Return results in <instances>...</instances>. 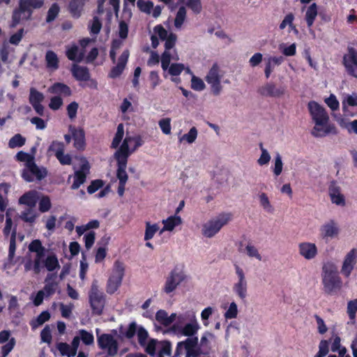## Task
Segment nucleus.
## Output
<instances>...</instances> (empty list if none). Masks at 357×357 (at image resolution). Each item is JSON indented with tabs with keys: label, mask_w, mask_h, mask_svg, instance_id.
<instances>
[{
	"label": "nucleus",
	"mask_w": 357,
	"mask_h": 357,
	"mask_svg": "<svg viewBox=\"0 0 357 357\" xmlns=\"http://www.w3.org/2000/svg\"><path fill=\"white\" fill-rule=\"evenodd\" d=\"M238 314V306L235 302H231L227 310V311L225 312V317L226 319H235L237 317V315Z\"/></svg>",
	"instance_id": "6e6d98bb"
},
{
	"label": "nucleus",
	"mask_w": 357,
	"mask_h": 357,
	"mask_svg": "<svg viewBox=\"0 0 357 357\" xmlns=\"http://www.w3.org/2000/svg\"><path fill=\"white\" fill-rule=\"evenodd\" d=\"M137 6L140 11L150 14L153 8V3L151 1L137 0Z\"/></svg>",
	"instance_id": "8fccbe9b"
},
{
	"label": "nucleus",
	"mask_w": 357,
	"mask_h": 357,
	"mask_svg": "<svg viewBox=\"0 0 357 357\" xmlns=\"http://www.w3.org/2000/svg\"><path fill=\"white\" fill-rule=\"evenodd\" d=\"M321 277L326 294H336L342 288V280L338 275L337 267L333 264L327 263L323 266Z\"/></svg>",
	"instance_id": "7ed1b4c3"
},
{
	"label": "nucleus",
	"mask_w": 357,
	"mask_h": 357,
	"mask_svg": "<svg viewBox=\"0 0 357 357\" xmlns=\"http://www.w3.org/2000/svg\"><path fill=\"white\" fill-rule=\"evenodd\" d=\"M102 29V22L97 16L93 17L91 24L89 25V29L91 35H97Z\"/></svg>",
	"instance_id": "3c124183"
},
{
	"label": "nucleus",
	"mask_w": 357,
	"mask_h": 357,
	"mask_svg": "<svg viewBox=\"0 0 357 357\" xmlns=\"http://www.w3.org/2000/svg\"><path fill=\"white\" fill-rule=\"evenodd\" d=\"M155 319L164 326H169L172 324V320L169 319L168 314L164 310H159L156 312Z\"/></svg>",
	"instance_id": "c03bdc74"
},
{
	"label": "nucleus",
	"mask_w": 357,
	"mask_h": 357,
	"mask_svg": "<svg viewBox=\"0 0 357 357\" xmlns=\"http://www.w3.org/2000/svg\"><path fill=\"white\" fill-rule=\"evenodd\" d=\"M38 209L41 213H45L50 210L52 207L51 200L49 196L43 195L38 199Z\"/></svg>",
	"instance_id": "79ce46f5"
},
{
	"label": "nucleus",
	"mask_w": 357,
	"mask_h": 357,
	"mask_svg": "<svg viewBox=\"0 0 357 357\" xmlns=\"http://www.w3.org/2000/svg\"><path fill=\"white\" fill-rule=\"evenodd\" d=\"M294 20V15L290 13L287 14L280 24L279 28L280 30H283L288 26L290 29H294V24L293 23Z\"/></svg>",
	"instance_id": "4d7b16f0"
},
{
	"label": "nucleus",
	"mask_w": 357,
	"mask_h": 357,
	"mask_svg": "<svg viewBox=\"0 0 357 357\" xmlns=\"http://www.w3.org/2000/svg\"><path fill=\"white\" fill-rule=\"evenodd\" d=\"M86 0H70L68 4V11L75 19L81 17L85 6Z\"/></svg>",
	"instance_id": "cd10ccee"
},
{
	"label": "nucleus",
	"mask_w": 357,
	"mask_h": 357,
	"mask_svg": "<svg viewBox=\"0 0 357 357\" xmlns=\"http://www.w3.org/2000/svg\"><path fill=\"white\" fill-rule=\"evenodd\" d=\"M206 81L211 84L215 94H218L220 91V81L219 75V68L217 63H214L206 76Z\"/></svg>",
	"instance_id": "f3484780"
},
{
	"label": "nucleus",
	"mask_w": 357,
	"mask_h": 357,
	"mask_svg": "<svg viewBox=\"0 0 357 357\" xmlns=\"http://www.w3.org/2000/svg\"><path fill=\"white\" fill-rule=\"evenodd\" d=\"M342 64L347 74L357 78V50L354 47H347V52L342 58Z\"/></svg>",
	"instance_id": "9d476101"
},
{
	"label": "nucleus",
	"mask_w": 357,
	"mask_h": 357,
	"mask_svg": "<svg viewBox=\"0 0 357 357\" xmlns=\"http://www.w3.org/2000/svg\"><path fill=\"white\" fill-rule=\"evenodd\" d=\"M197 137V130L195 127L190 129L189 132L182 136L181 141L185 140L189 144L193 143Z\"/></svg>",
	"instance_id": "bf43d9fd"
},
{
	"label": "nucleus",
	"mask_w": 357,
	"mask_h": 357,
	"mask_svg": "<svg viewBox=\"0 0 357 357\" xmlns=\"http://www.w3.org/2000/svg\"><path fill=\"white\" fill-rule=\"evenodd\" d=\"M16 160L20 162H24V166L26 167L29 162L34 160V157L26 152L22 151H19L15 155Z\"/></svg>",
	"instance_id": "13d9d810"
},
{
	"label": "nucleus",
	"mask_w": 357,
	"mask_h": 357,
	"mask_svg": "<svg viewBox=\"0 0 357 357\" xmlns=\"http://www.w3.org/2000/svg\"><path fill=\"white\" fill-rule=\"evenodd\" d=\"M259 148L261 151V154L259 158L257 160V162L261 166L267 165L271 160V155L268 151L264 148L262 143L259 144Z\"/></svg>",
	"instance_id": "864d4df0"
},
{
	"label": "nucleus",
	"mask_w": 357,
	"mask_h": 357,
	"mask_svg": "<svg viewBox=\"0 0 357 357\" xmlns=\"http://www.w3.org/2000/svg\"><path fill=\"white\" fill-rule=\"evenodd\" d=\"M38 216V215L34 211L33 209L26 208L21 213L20 218L24 222L32 224L35 222Z\"/></svg>",
	"instance_id": "c9c22d12"
},
{
	"label": "nucleus",
	"mask_w": 357,
	"mask_h": 357,
	"mask_svg": "<svg viewBox=\"0 0 357 357\" xmlns=\"http://www.w3.org/2000/svg\"><path fill=\"white\" fill-rule=\"evenodd\" d=\"M162 132L165 135L171 133V120L169 118L162 119L158 122Z\"/></svg>",
	"instance_id": "69168bd1"
},
{
	"label": "nucleus",
	"mask_w": 357,
	"mask_h": 357,
	"mask_svg": "<svg viewBox=\"0 0 357 357\" xmlns=\"http://www.w3.org/2000/svg\"><path fill=\"white\" fill-rule=\"evenodd\" d=\"M299 254L306 259H314L317 254V248L314 243L304 242L298 245Z\"/></svg>",
	"instance_id": "393cba45"
},
{
	"label": "nucleus",
	"mask_w": 357,
	"mask_h": 357,
	"mask_svg": "<svg viewBox=\"0 0 357 357\" xmlns=\"http://www.w3.org/2000/svg\"><path fill=\"white\" fill-rule=\"evenodd\" d=\"M198 329L199 326L196 321L188 323L184 326H181L175 324L171 328V330L174 333L181 334L188 337H194Z\"/></svg>",
	"instance_id": "412c9836"
},
{
	"label": "nucleus",
	"mask_w": 357,
	"mask_h": 357,
	"mask_svg": "<svg viewBox=\"0 0 357 357\" xmlns=\"http://www.w3.org/2000/svg\"><path fill=\"white\" fill-rule=\"evenodd\" d=\"M124 266L122 262L117 260L114 262L112 274L107 283L106 291L109 294H114L121 284L124 276Z\"/></svg>",
	"instance_id": "6e6552de"
},
{
	"label": "nucleus",
	"mask_w": 357,
	"mask_h": 357,
	"mask_svg": "<svg viewBox=\"0 0 357 357\" xmlns=\"http://www.w3.org/2000/svg\"><path fill=\"white\" fill-rule=\"evenodd\" d=\"M357 312V299H354L348 302L347 304V313L351 319L354 320L356 318V313Z\"/></svg>",
	"instance_id": "338daca9"
},
{
	"label": "nucleus",
	"mask_w": 357,
	"mask_h": 357,
	"mask_svg": "<svg viewBox=\"0 0 357 357\" xmlns=\"http://www.w3.org/2000/svg\"><path fill=\"white\" fill-rule=\"evenodd\" d=\"M59 12L60 7L59 4L57 3H52L47 11L46 22L50 23L54 21L58 16Z\"/></svg>",
	"instance_id": "49530a36"
},
{
	"label": "nucleus",
	"mask_w": 357,
	"mask_h": 357,
	"mask_svg": "<svg viewBox=\"0 0 357 357\" xmlns=\"http://www.w3.org/2000/svg\"><path fill=\"white\" fill-rule=\"evenodd\" d=\"M340 227L336 221L329 220L325 222L319 228V236L325 242L335 238L339 236Z\"/></svg>",
	"instance_id": "f8f14e48"
},
{
	"label": "nucleus",
	"mask_w": 357,
	"mask_h": 357,
	"mask_svg": "<svg viewBox=\"0 0 357 357\" xmlns=\"http://www.w3.org/2000/svg\"><path fill=\"white\" fill-rule=\"evenodd\" d=\"M159 342L156 339H151L146 343L145 351L152 357H157L156 349H158Z\"/></svg>",
	"instance_id": "a18cd8bd"
},
{
	"label": "nucleus",
	"mask_w": 357,
	"mask_h": 357,
	"mask_svg": "<svg viewBox=\"0 0 357 357\" xmlns=\"http://www.w3.org/2000/svg\"><path fill=\"white\" fill-rule=\"evenodd\" d=\"M43 265L50 272L60 268L57 257L55 254L49 255L43 261Z\"/></svg>",
	"instance_id": "473e14b6"
},
{
	"label": "nucleus",
	"mask_w": 357,
	"mask_h": 357,
	"mask_svg": "<svg viewBox=\"0 0 357 357\" xmlns=\"http://www.w3.org/2000/svg\"><path fill=\"white\" fill-rule=\"evenodd\" d=\"M46 67L52 70H57L59 61L57 54L52 50H47L45 54Z\"/></svg>",
	"instance_id": "7c9ffc66"
},
{
	"label": "nucleus",
	"mask_w": 357,
	"mask_h": 357,
	"mask_svg": "<svg viewBox=\"0 0 357 357\" xmlns=\"http://www.w3.org/2000/svg\"><path fill=\"white\" fill-rule=\"evenodd\" d=\"M69 130L74 141V148L79 151H84L86 148L85 132L84 129L75 128L70 126Z\"/></svg>",
	"instance_id": "6ab92c4d"
},
{
	"label": "nucleus",
	"mask_w": 357,
	"mask_h": 357,
	"mask_svg": "<svg viewBox=\"0 0 357 357\" xmlns=\"http://www.w3.org/2000/svg\"><path fill=\"white\" fill-rule=\"evenodd\" d=\"M183 280L184 275L181 272H178L176 270L172 271L166 280L164 291L167 294L172 292Z\"/></svg>",
	"instance_id": "dca6fc26"
},
{
	"label": "nucleus",
	"mask_w": 357,
	"mask_h": 357,
	"mask_svg": "<svg viewBox=\"0 0 357 357\" xmlns=\"http://www.w3.org/2000/svg\"><path fill=\"white\" fill-rule=\"evenodd\" d=\"M47 175L46 168L39 167L35 162V160L29 162L22 170V177L27 182H32L35 179L41 181Z\"/></svg>",
	"instance_id": "1a4fd4ad"
},
{
	"label": "nucleus",
	"mask_w": 357,
	"mask_h": 357,
	"mask_svg": "<svg viewBox=\"0 0 357 357\" xmlns=\"http://www.w3.org/2000/svg\"><path fill=\"white\" fill-rule=\"evenodd\" d=\"M143 144L144 141L140 135L126 136L117 151L123 150V153L128 154V158H129Z\"/></svg>",
	"instance_id": "4468645a"
},
{
	"label": "nucleus",
	"mask_w": 357,
	"mask_h": 357,
	"mask_svg": "<svg viewBox=\"0 0 357 357\" xmlns=\"http://www.w3.org/2000/svg\"><path fill=\"white\" fill-rule=\"evenodd\" d=\"M139 344L142 347H144L146 343V340L149 337L147 331L142 326H139L137 329V333Z\"/></svg>",
	"instance_id": "680f3d73"
},
{
	"label": "nucleus",
	"mask_w": 357,
	"mask_h": 357,
	"mask_svg": "<svg viewBox=\"0 0 357 357\" xmlns=\"http://www.w3.org/2000/svg\"><path fill=\"white\" fill-rule=\"evenodd\" d=\"M124 135V126L123 123H119L117 126V130L115 133L114 137L112 142L111 147L112 149H116L119 147L121 142Z\"/></svg>",
	"instance_id": "e433bc0d"
},
{
	"label": "nucleus",
	"mask_w": 357,
	"mask_h": 357,
	"mask_svg": "<svg viewBox=\"0 0 357 357\" xmlns=\"http://www.w3.org/2000/svg\"><path fill=\"white\" fill-rule=\"evenodd\" d=\"M44 100V95L43 93L38 91L33 87L30 89L29 101L33 105L38 103H41Z\"/></svg>",
	"instance_id": "4c0bfd02"
},
{
	"label": "nucleus",
	"mask_w": 357,
	"mask_h": 357,
	"mask_svg": "<svg viewBox=\"0 0 357 357\" xmlns=\"http://www.w3.org/2000/svg\"><path fill=\"white\" fill-rule=\"evenodd\" d=\"M43 5V0H19L18 7L12 13L10 27L17 26L22 21L31 20L33 10L39 9Z\"/></svg>",
	"instance_id": "f03ea898"
},
{
	"label": "nucleus",
	"mask_w": 357,
	"mask_h": 357,
	"mask_svg": "<svg viewBox=\"0 0 357 357\" xmlns=\"http://www.w3.org/2000/svg\"><path fill=\"white\" fill-rule=\"evenodd\" d=\"M234 266L238 280L234 284L232 289L241 300H244L248 296V282L243 270L236 264Z\"/></svg>",
	"instance_id": "ddd939ff"
},
{
	"label": "nucleus",
	"mask_w": 357,
	"mask_h": 357,
	"mask_svg": "<svg viewBox=\"0 0 357 357\" xmlns=\"http://www.w3.org/2000/svg\"><path fill=\"white\" fill-rule=\"evenodd\" d=\"M56 279V273L47 274L45 280V286L43 289L41 290L44 291L46 297L51 296L56 292L59 285L58 282L55 281Z\"/></svg>",
	"instance_id": "a878e982"
},
{
	"label": "nucleus",
	"mask_w": 357,
	"mask_h": 357,
	"mask_svg": "<svg viewBox=\"0 0 357 357\" xmlns=\"http://www.w3.org/2000/svg\"><path fill=\"white\" fill-rule=\"evenodd\" d=\"M223 227V221L218 220H211L202 225V234L206 238H211L215 236Z\"/></svg>",
	"instance_id": "aec40b11"
},
{
	"label": "nucleus",
	"mask_w": 357,
	"mask_h": 357,
	"mask_svg": "<svg viewBox=\"0 0 357 357\" xmlns=\"http://www.w3.org/2000/svg\"><path fill=\"white\" fill-rule=\"evenodd\" d=\"M105 182L101 179H96L91 182V184L87 187V192L89 194H93L99 189L102 188Z\"/></svg>",
	"instance_id": "052dcab7"
},
{
	"label": "nucleus",
	"mask_w": 357,
	"mask_h": 357,
	"mask_svg": "<svg viewBox=\"0 0 357 357\" xmlns=\"http://www.w3.org/2000/svg\"><path fill=\"white\" fill-rule=\"evenodd\" d=\"M183 351H185V357H199L202 354V351L198 337H188L183 341L178 342L174 357H180Z\"/></svg>",
	"instance_id": "20e7f679"
},
{
	"label": "nucleus",
	"mask_w": 357,
	"mask_h": 357,
	"mask_svg": "<svg viewBox=\"0 0 357 357\" xmlns=\"http://www.w3.org/2000/svg\"><path fill=\"white\" fill-rule=\"evenodd\" d=\"M114 158L117 163L116 178L120 183H126L128 180V175L126 172L128 163V154H125L123 150L116 151Z\"/></svg>",
	"instance_id": "9b49d317"
},
{
	"label": "nucleus",
	"mask_w": 357,
	"mask_h": 357,
	"mask_svg": "<svg viewBox=\"0 0 357 357\" xmlns=\"http://www.w3.org/2000/svg\"><path fill=\"white\" fill-rule=\"evenodd\" d=\"M50 313L48 311L42 312L35 320H32L30 325L32 328H36L39 326L43 325L45 322L50 319Z\"/></svg>",
	"instance_id": "58836bf2"
},
{
	"label": "nucleus",
	"mask_w": 357,
	"mask_h": 357,
	"mask_svg": "<svg viewBox=\"0 0 357 357\" xmlns=\"http://www.w3.org/2000/svg\"><path fill=\"white\" fill-rule=\"evenodd\" d=\"M26 138L20 134H15L8 142V146L10 149L22 147L25 144Z\"/></svg>",
	"instance_id": "a19ab883"
},
{
	"label": "nucleus",
	"mask_w": 357,
	"mask_h": 357,
	"mask_svg": "<svg viewBox=\"0 0 357 357\" xmlns=\"http://www.w3.org/2000/svg\"><path fill=\"white\" fill-rule=\"evenodd\" d=\"M86 180V176L85 174H83L81 172L75 171L74 173V181L70 186V188L72 190L78 189L81 186V185L85 183Z\"/></svg>",
	"instance_id": "ea45409f"
},
{
	"label": "nucleus",
	"mask_w": 357,
	"mask_h": 357,
	"mask_svg": "<svg viewBox=\"0 0 357 357\" xmlns=\"http://www.w3.org/2000/svg\"><path fill=\"white\" fill-rule=\"evenodd\" d=\"M78 337H80V340L85 345H91L94 342V337L92 333L86 331L85 329H80L78 331Z\"/></svg>",
	"instance_id": "37998d69"
},
{
	"label": "nucleus",
	"mask_w": 357,
	"mask_h": 357,
	"mask_svg": "<svg viewBox=\"0 0 357 357\" xmlns=\"http://www.w3.org/2000/svg\"><path fill=\"white\" fill-rule=\"evenodd\" d=\"M259 202L260 205L263 207L264 210L268 212H272L273 208L271 204L268 197L264 192H262L259 195Z\"/></svg>",
	"instance_id": "e2e57ef3"
},
{
	"label": "nucleus",
	"mask_w": 357,
	"mask_h": 357,
	"mask_svg": "<svg viewBox=\"0 0 357 357\" xmlns=\"http://www.w3.org/2000/svg\"><path fill=\"white\" fill-rule=\"evenodd\" d=\"M182 223L181 218L178 215H171L168 217L166 220H162V224L164 225L163 228L161 230V232L165 231H172L176 227L180 225Z\"/></svg>",
	"instance_id": "c756f323"
},
{
	"label": "nucleus",
	"mask_w": 357,
	"mask_h": 357,
	"mask_svg": "<svg viewBox=\"0 0 357 357\" xmlns=\"http://www.w3.org/2000/svg\"><path fill=\"white\" fill-rule=\"evenodd\" d=\"M67 58L75 62H81L84 58V52H79V47L77 45H73L66 50Z\"/></svg>",
	"instance_id": "2f4dec72"
},
{
	"label": "nucleus",
	"mask_w": 357,
	"mask_h": 357,
	"mask_svg": "<svg viewBox=\"0 0 357 357\" xmlns=\"http://www.w3.org/2000/svg\"><path fill=\"white\" fill-rule=\"evenodd\" d=\"M357 250L353 248L345 256L342 266L341 272L346 277H349L356 263Z\"/></svg>",
	"instance_id": "4be33fe9"
},
{
	"label": "nucleus",
	"mask_w": 357,
	"mask_h": 357,
	"mask_svg": "<svg viewBox=\"0 0 357 357\" xmlns=\"http://www.w3.org/2000/svg\"><path fill=\"white\" fill-rule=\"evenodd\" d=\"M39 199V193L35 190H29L24 193L19 199V204L26 205L27 208H32L36 206Z\"/></svg>",
	"instance_id": "5701e85b"
},
{
	"label": "nucleus",
	"mask_w": 357,
	"mask_h": 357,
	"mask_svg": "<svg viewBox=\"0 0 357 357\" xmlns=\"http://www.w3.org/2000/svg\"><path fill=\"white\" fill-rule=\"evenodd\" d=\"M186 17V9L184 6H181L176 15L174 19V26L176 28H180L183 24Z\"/></svg>",
	"instance_id": "de8ad7c7"
},
{
	"label": "nucleus",
	"mask_w": 357,
	"mask_h": 357,
	"mask_svg": "<svg viewBox=\"0 0 357 357\" xmlns=\"http://www.w3.org/2000/svg\"><path fill=\"white\" fill-rule=\"evenodd\" d=\"M15 342V339L14 337H11L6 344L2 346L1 354L3 357H6L9 354L14 348Z\"/></svg>",
	"instance_id": "0e129e2a"
},
{
	"label": "nucleus",
	"mask_w": 357,
	"mask_h": 357,
	"mask_svg": "<svg viewBox=\"0 0 357 357\" xmlns=\"http://www.w3.org/2000/svg\"><path fill=\"white\" fill-rule=\"evenodd\" d=\"M89 299L93 314H102L105 305V296L103 292L99 290L97 281L92 282L89 292Z\"/></svg>",
	"instance_id": "39448f33"
},
{
	"label": "nucleus",
	"mask_w": 357,
	"mask_h": 357,
	"mask_svg": "<svg viewBox=\"0 0 357 357\" xmlns=\"http://www.w3.org/2000/svg\"><path fill=\"white\" fill-rule=\"evenodd\" d=\"M257 93L264 97L279 98L285 93V88L278 87L273 82H267L257 89Z\"/></svg>",
	"instance_id": "2eb2a0df"
},
{
	"label": "nucleus",
	"mask_w": 357,
	"mask_h": 357,
	"mask_svg": "<svg viewBox=\"0 0 357 357\" xmlns=\"http://www.w3.org/2000/svg\"><path fill=\"white\" fill-rule=\"evenodd\" d=\"M64 144L58 141H53L49 147V151L54 152L55 157L64 152Z\"/></svg>",
	"instance_id": "603ef678"
},
{
	"label": "nucleus",
	"mask_w": 357,
	"mask_h": 357,
	"mask_svg": "<svg viewBox=\"0 0 357 357\" xmlns=\"http://www.w3.org/2000/svg\"><path fill=\"white\" fill-rule=\"evenodd\" d=\"M317 14V6L315 3H313L307 8L305 13V20L308 27L312 26Z\"/></svg>",
	"instance_id": "f704fd0d"
},
{
	"label": "nucleus",
	"mask_w": 357,
	"mask_h": 357,
	"mask_svg": "<svg viewBox=\"0 0 357 357\" xmlns=\"http://www.w3.org/2000/svg\"><path fill=\"white\" fill-rule=\"evenodd\" d=\"M329 195L331 202L339 206H344L345 199L344 195L341 193L340 187L335 181H332L330 184Z\"/></svg>",
	"instance_id": "b1692460"
},
{
	"label": "nucleus",
	"mask_w": 357,
	"mask_h": 357,
	"mask_svg": "<svg viewBox=\"0 0 357 357\" xmlns=\"http://www.w3.org/2000/svg\"><path fill=\"white\" fill-rule=\"evenodd\" d=\"M158 352L157 357H165V356H172V343L169 340H162L159 342Z\"/></svg>",
	"instance_id": "72a5a7b5"
},
{
	"label": "nucleus",
	"mask_w": 357,
	"mask_h": 357,
	"mask_svg": "<svg viewBox=\"0 0 357 357\" xmlns=\"http://www.w3.org/2000/svg\"><path fill=\"white\" fill-rule=\"evenodd\" d=\"M63 99L59 96H54L50 98L49 107L52 110H58L63 105Z\"/></svg>",
	"instance_id": "774afa93"
},
{
	"label": "nucleus",
	"mask_w": 357,
	"mask_h": 357,
	"mask_svg": "<svg viewBox=\"0 0 357 357\" xmlns=\"http://www.w3.org/2000/svg\"><path fill=\"white\" fill-rule=\"evenodd\" d=\"M307 109L314 126L311 131L314 137H324L329 134H336L337 129L329 123V116L325 108L315 101H310Z\"/></svg>",
	"instance_id": "f257e3e1"
},
{
	"label": "nucleus",
	"mask_w": 357,
	"mask_h": 357,
	"mask_svg": "<svg viewBox=\"0 0 357 357\" xmlns=\"http://www.w3.org/2000/svg\"><path fill=\"white\" fill-rule=\"evenodd\" d=\"M50 93L63 97H69L72 95V90L67 84L62 82H55L48 88Z\"/></svg>",
	"instance_id": "bb28decb"
},
{
	"label": "nucleus",
	"mask_w": 357,
	"mask_h": 357,
	"mask_svg": "<svg viewBox=\"0 0 357 357\" xmlns=\"http://www.w3.org/2000/svg\"><path fill=\"white\" fill-rule=\"evenodd\" d=\"M71 73L73 77L80 82H88V83H80L79 86L82 88L89 87L91 89H98V82L91 77L89 70L86 66H81L77 64H73L71 68Z\"/></svg>",
	"instance_id": "423d86ee"
},
{
	"label": "nucleus",
	"mask_w": 357,
	"mask_h": 357,
	"mask_svg": "<svg viewBox=\"0 0 357 357\" xmlns=\"http://www.w3.org/2000/svg\"><path fill=\"white\" fill-rule=\"evenodd\" d=\"M100 329H96L97 344L100 349L105 351L107 356L113 357L118 354L119 343L112 334L102 333L99 335Z\"/></svg>",
	"instance_id": "0eeeda50"
},
{
	"label": "nucleus",
	"mask_w": 357,
	"mask_h": 357,
	"mask_svg": "<svg viewBox=\"0 0 357 357\" xmlns=\"http://www.w3.org/2000/svg\"><path fill=\"white\" fill-rule=\"evenodd\" d=\"M185 5L195 14H199L202 10L201 0H187Z\"/></svg>",
	"instance_id": "5fc2aeb1"
},
{
	"label": "nucleus",
	"mask_w": 357,
	"mask_h": 357,
	"mask_svg": "<svg viewBox=\"0 0 357 357\" xmlns=\"http://www.w3.org/2000/svg\"><path fill=\"white\" fill-rule=\"evenodd\" d=\"M130 52L128 50H124L119 58L117 64L112 68L109 73L110 78L119 77L123 72L128 61Z\"/></svg>",
	"instance_id": "a211bd4d"
},
{
	"label": "nucleus",
	"mask_w": 357,
	"mask_h": 357,
	"mask_svg": "<svg viewBox=\"0 0 357 357\" xmlns=\"http://www.w3.org/2000/svg\"><path fill=\"white\" fill-rule=\"evenodd\" d=\"M159 227L157 224L151 225L149 222H146V229L144 234V240L151 239L155 234L158 231Z\"/></svg>",
	"instance_id": "09e8293b"
},
{
	"label": "nucleus",
	"mask_w": 357,
	"mask_h": 357,
	"mask_svg": "<svg viewBox=\"0 0 357 357\" xmlns=\"http://www.w3.org/2000/svg\"><path fill=\"white\" fill-rule=\"evenodd\" d=\"M137 329V325L135 321L131 322L127 328L124 327L123 325H121L119 327V335L121 337L131 339L136 335Z\"/></svg>",
	"instance_id": "c85d7f7f"
}]
</instances>
